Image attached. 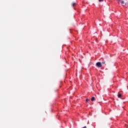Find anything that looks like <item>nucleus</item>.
I'll return each mask as SVG.
<instances>
[{"label": "nucleus", "mask_w": 128, "mask_h": 128, "mask_svg": "<svg viewBox=\"0 0 128 128\" xmlns=\"http://www.w3.org/2000/svg\"><path fill=\"white\" fill-rule=\"evenodd\" d=\"M118 98H122V95L120 94H118Z\"/></svg>", "instance_id": "nucleus-4"}, {"label": "nucleus", "mask_w": 128, "mask_h": 128, "mask_svg": "<svg viewBox=\"0 0 128 128\" xmlns=\"http://www.w3.org/2000/svg\"><path fill=\"white\" fill-rule=\"evenodd\" d=\"M88 100H89L88 99H86V102H88Z\"/></svg>", "instance_id": "nucleus-9"}, {"label": "nucleus", "mask_w": 128, "mask_h": 128, "mask_svg": "<svg viewBox=\"0 0 128 128\" xmlns=\"http://www.w3.org/2000/svg\"><path fill=\"white\" fill-rule=\"evenodd\" d=\"M82 128H86V126H85L83 127Z\"/></svg>", "instance_id": "nucleus-10"}, {"label": "nucleus", "mask_w": 128, "mask_h": 128, "mask_svg": "<svg viewBox=\"0 0 128 128\" xmlns=\"http://www.w3.org/2000/svg\"><path fill=\"white\" fill-rule=\"evenodd\" d=\"M96 66H97L98 68H102V63L100 62H98L96 64Z\"/></svg>", "instance_id": "nucleus-1"}, {"label": "nucleus", "mask_w": 128, "mask_h": 128, "mask_svg": "<svg viewBox=\"0 0 128 128\" xmlns=\"http://www.w3.org/2000/svg\"><path fill=\"white\" fill-rule=\"evenodd\" d=\"M120 2L122 4H124V1L122 0H120Z\"/></svg>", "instance_id": "nucleus-3"}, {"label": "nucleus", "mask_w": 128, "mask_h": 128, "mask_svg": "<svg viewBox=\"0 0 128 128\" xmlns=\"http://www.w3.org/2000/svg\"><path fill=\"white\" fill-rule=\"evenodd\" d=\"M116 0L117 2H118V3L120 4V0Z\"/></svg>", "instance_id": "nucleus-7"}, {"label": "nucleus", "mask_w": 128, "mask_h": 128, "mask_svg": "<svg viewBox=\"0 0 128 128\" xmlns=\"http://www.w3.org/2000/svg\"><path fill=\"white\" fill-rule=\"evenodd\" d=\"M76 3H73V4H72V6H76Z\"/></svg>", "instance_id": "nucleus-5"}, {"label": "nucleus", "mask_w": 128, "mask_h": 128, "mask_svg": "<svg viewBox=\"0 0 128 128\" xmlns=\"http://www.w3.org/2000/svg\"><path fill=\"white\" fill-rule=\"evenodd\" d=\"M98 2H104V0H98Z\"/></svg>", "instance_id": "nucleus-8"}, {"label": "nucleus", "mask_w": 128, "mask_h": 128, "mask_svg": "<svg viewBox=\"0 0 128 128\" xmlns=\"http://www.w3.org/2000/svg\"><path fill=\"white\" fill-rule=\"evenodd\" d=\"M106 64V61H103L102 62V64Z\"/></svg>", "instance_id": "nucleus-6"}, {"label": "nucleus", "mask_w": 128, "mask_h": 128, "mask_svg": "<svg viewBox=\"0 0 128 128\" xmlns=\"http://www.w3.org/2000/svg\"><path fill=\"white\" fill-rule=\"evenodd\" d=\"M92 102H94V100H96V98L94 97H92L91 98Z\"/></svg>", "instance_id": "nucleus-2"}]
</instances>
